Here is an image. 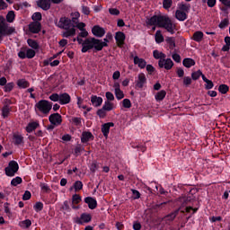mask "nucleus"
I'll return each instance as SVG.
<instances>
[{
  "mask_svg": "<svg viewBox=\"0 0 230 230\" xmlns=\"http://www.w3.org/2000/svg\"><path fill=\"white\" fill-rule=\"evenodd\" d=\"M146 25L151 27L154 26L152 27V31H155L156 27H159L160 29H164L166 32H169L172 35L175 34L176 25L168 15H153L146 20Z\"/></svg>",
  "mask_w": 230,
  "mask_h": 230,
  "instance_id": "obj_1",
  "label": "nucleus"
},
{
  "mask_svg": "<svg viewBox=\"0 0 230 230\" xmlns=\"http://www.w3.org/2000/svg\"><path fill=\"white\" fill-rule=\"evenodd\" d=\"M15 19V13L13 11H10L6 14V20L0 15V44L4 40V36H10L15 32V29L13 27H9L7 22H13Z\"/></svg>",
  "mask_w": 230,
  "mask_h": 230,
  "instance_id": "obj_2",
  "label": "nucleus"
},
{
  "mask_svg": "<svg viewBox=\"0 0 230 230\" xmlns=\"http://www.w3.org/2000/svg\"><path fill=\"white\" fill-rule=\"evenodd\" d=\"M109 47V44L103 42L102 40H98L96 38H86L84 42H83V48L81 49L82 53H87L91 49L93 51L98 52L102 51L103 48Z\"/></svg>",
  "mask_w": 230,
  "mask_h": 230,
  "instance_id": "obj_3",
  "label": "nucleus"
},
{
  "mask_svg": "<svg viewBox=\"0 0 230 230\" xmlns=\"http://www.w3.org/2000/svg\"><path fill=\"white\" fill-rule=\"evenodd\" d=\"M53 107V102L46 100H41L35 104V111L40 118L47 117Z\"/></svg>",
  "mask_w": 230,
  "mask_h": 230,
  "instance_id": "obj_4",
  "label": "nucleus"
},
{
  "mask_svg": "<svg viewBox=\"0 0 230 230\" xmlns=\"http://www.w3.org/2000/svg\"><path fill=\"white\" fill-rule=\"evenodd\" d=\"M79 18V13H75V17L73 18V20H70V18L67 17H62L59 19V22H55V25L62 30H68V29H73L74 23L75 22V20Z\"/></svg>",
  "mask_w": 230,
  "mask_h": 230,
  "instance_id": "obj_5",
  "label": "nucleus"
},
{
  "mask_svg": "<svg viewBox=\"0 0 230 230\" xmlns=\"http://www.w3.org/2000/svg\"><path fill=\"white\" fill-rule=\"evenodd\" d=\"M190 201V198L182 199L181 206H180V208H177V210H174V212L166 215L165 217H164V219H165V221H169V222H172L173 220H175L177 215H179V212L181 210V208H184L185 206H187Z\"/></svg>",
  "mask_w": 230,
  "mask_h": 230,
  "instance_id": "obj_6",
  "label": "nucleus"
},
{
  "mask_svg": "<svg viewBox=\"0 0 230 230\" xmlns=\"http://www.w3.org/2000/svg\"><path fill=\"white\" fill-rule=\"evenodd\" d=\"M19 169L20 166L16 161H10L7 167L4 168V174H6L7 177H14Z\"/></svg>",
  "mask_w": 230,
  "mask_h": 230,
  "instance_id": "obj_7",
  "label": "nucleus"
},
{
  "mask_svg": "<svg viewBox=\"0 0 230 230\" xmlns=\"http://www.w3.org/2000/svg\"><path fill=\"white\" fill-rule=\"evenodd\" d=\"M159 68H164L165 70H171L172 69L174 63L172 59L166 58V59H160L158 62Z\"/></svg>",
  "mask_w": 230,
  "mask_h": 230,
  "instance_id": "obj_8",
  "label": "nucleus"
},
{
  "mask_svg": "<svg viewBox=\"0 0 230 230\" xmlns=\"http://www.w3.org/2000/svg\"><path fill=\"white\" fill-rule=\"evenodd\" d=\"M41 29L42 25L40 22H31L29 24V32L31 34H39Z\"/></svg>",
  "mask_w": 230,
  "mask_h": 230,
  "instance_id": "obj_9",
  "label": "nucleus"
},
{
  "mask_svg": "<svg viewBox=\"0 0 230 230\" xmlns=\"http://www.w3.org/2000/svg\"><path fill=\"white\" fill-rule=\"evenodd\" d=\"M49 121L51 123V125L59 126L62 124V116L59 113H52L49 117Z\"/></svg>",
  "mask_w": 230,
  "mask_h": 230,
  "instance_id": "obj_10",
  "label": "nucleus"
},
{
  "mask_svg": "<svg viewBox=\"0 0 230 230\" xmlns=\"http://www.w3.org/2000/svg\"><path fill=\"white\" fill-rule=\"evenodd\" d=\"M146 84V75L144 73L138 74L135 87H137V89H143Z\"/></svg>",
  "mask_w": 230,
  "mask_h": 230,
  "instance_id": "obj_11",
  "label": "nucleus"
},
{
  "mask_svg": "<svg viewBox=\"0 0 230 230\" xmlns=\"http://www.w3.org/2000/svg\"><path fill=\"white\" fill-rule=\"evenodd\" d=\"M126 40V34L122 31H118L115 33V41L116 45L119 48H122L124 46V41Z\"/></svg>",
  "mask_w": 230,
  "mask_h": 230,
  "instance_id": "obj_12",
  "label": "nucleus"
},
{
  "mask_svg": "<svg viewBox=\"0 0 230 230\" xmlns=\"http://www.w3.org/2000/svg\"><path fill=\"white\" fill-rule=\"evenodd\" d=\"M13 145L15 146H23L25 144L24 137L19 133L13 134Z\"/></svg>",
  "mask_w": 230,
  "mask_h": 230,
  "instance_id": "obj_13",
  "label": "nucleus"
},
{
  "mask_svg": "<svg viewBox=\"0 0 230 230\" xmlns=\"http://www.w3.org/2000/svg\"><path fill=\"white\" fill-rule=\"evenodd\" d=\"M91 32H93V36L99 39L102 38L106 34V31L99 25L93 26Z\"/></svg>",
  "mask_w": 230,
  "mask_h": 230,
  "instance_id": "obj_14",
  "label": "nucleus"
},
{
  "mask_svg": "<svg viewBox=\"0 0 230 230\" xmlns=\"http://www.w3.org/2000/svg\"><path fill=\"white\" fill-rule=\"evenodd\" d=\"M40 121H31L29 124H27L26 128H24V130H26L27 133L31 134L34 132L37 128H40Z\"/></svg>",
  "mask_w": 230,
  "mask_h": 230,
  "instance_id": "obj_15",
  "label": "nucleus"
},
{
  "mask_svg": "<svg viewBox=\"0 0 230 230\" xmlns=\"http://www.w3.org/2000/svg\"><path fill=\"white\" fill-rule=\"evenodd\" d=\"M93 140H94V135H93V133H91L90 131H83L81 135L82 144H87Z\"/></svg>",
  "mask_w": 230,
  "mask_h": 230,
  "instance_id": "obj_16",
  "label": "nucleus"
},
{
  "mask_svg": "<svg viewBox=\"0 0 230 230\" xmlns=\"http://www.w3.org/2000/svg\"><path fill=\"white\" fill-rule=\"evenodd\" d=\"M37 5L43 11L48 12L51 8V1L50 0H38Z\"/></svg>",
  "mask_w": 230,
  "mask_h": 230,
  "instance_id": "obj_17",
  "label": "nucleus"
},
{
  "mask_svg": "<svg viewBox=\"0 0 230 230\" xmlns=\"http://www.w3.org/2000/svg\"><path fill=\"white\" fill-rule=\"evenodd\" d=\"M84 203L87 204L88 208H90L92 210L95 209L98 207V202L93 197H85Z\"/></svg>",
  "mask_w": 230,
  "mask_h": 230,
  "instance_id": "obj_18",
  "label": "nucleus"
},
{
  "mask_svg": "<svg viewBox=\"0 0 230 230\" xmlns=\"http://www.w3.org/2000/svg\"><path fill=\"white\" fill-rule=\"evenodd\" d=\"M115 125L113 122H108L102 125L101 130L104 137H109L110 128H113Z\"/></svg>",
  "mask_w": 230,
  "mask_h": 230,
  "instance_id": "obj_19",
  "label": "nucleus"
},
{
  "mask_svg": "<svg viewBox=\"0 0 230 230\" xmlns=\"http://www.w3.org/2000/svg\"><path fill=\"white\" fill-rule=\"evenodd\" d=\"M92 219L91 214L83 213L81 214V217L76 219V224L84 225V223H90Z\"/></svg>",
  "mask_w": 230,
  "mask_h": 230,
  "instance_id": "obj_20",
  "label": "nucleus"
},
{
  "mask_svg": "<svg viewBox=\"0 0 230 230\" xmlns=\"http://www.w3.org/2000/svg\"><path fill=\"white\" fill-rule=\"evenodd\" d=\"M133 64L137 65L138 68L145 69L146 66V61L143 58H140L138 56L133 58Z\"/></svg>",
  "mask_w": 230,
  "mask_h": 230,
  "instance_id": "obj_21",
  "label": "nucleus"
},
{
  "mask_svg": "<svg viewBox=\"0 0 230 230\" xmlns=\"http://www.w3.org/2000/svg\"><path fill=\"white\" fill-rule=\"evenodd\" d=\"M76 34V30L75 28H70V29H65V31L62 32V37L64 39H70Z\"/></svg>",
  "mask_w": 230,
  "mask_h": 230,
  "instance_id": "obj_22",
  "label": "nucleus"
},
{
  "mask_svg": "<svg viewBox=\"0 0 230 230\" xmlns=\"http://www.w3.org/2000/svg\"><path fill=\"white\" fill-rule=\"evenodd\" d=\"M70 102H71V97H70V95H68L67 93H63L62 94H60V97L58 100V102L60 105L68 104V103H70Z\"/></svg>",
  "mask_w": 230,
  "mask_h": 230,
  "instance_id": "obj_23",
  "label": "nucleus"
},
{
  "mask_svg": "<svg viewBox=\"0 0 230 230\" xmlns=\"http://www.w3.org/2000/svg\"><path fill=\"white\" fill-rule=\"evenodd\" d=\"M174 17L177 19V21L184 22L188 19V13L182 12L181 10H176V13H174Z\"/></svg>",
  "mask_w": 230,
  "mask_h": 230,
  "instance_id": "obj_24",
  "label": "nucleus"
},
{
  "mask_svg": "<svg viewBox=\"0 0 230 230\" xmlns=\"http://www.w3.org/2000/svg\"><path fill=\"white\" fill-rule=\"evenodd\" d=\"M102 103H103V99H102V97L96 95L91 96V104H93V107L98 108L102 106Z\"/></svg>",
  "mask_w": 230,
  "mask_h": 230,
  "instance_id": "obj_25",
  "label": "nucleus"
},
{
  "mask_svg": "<svg viewBox=\"0 0 230 230\" xmlns=\"http://www.w3.org/2000/svg\"><path fill=\"white\" fill-rule=\"evenodd\" d=\"M195 65H196V61L190 58H185L182 60V66H184L185 68L193 67V66H195Z\"/></svg>",
  "mask_w": 230,
  "mask_h": 230,
  "instance_id": "obj_26",
  "label": "nucleus"
},
{
  "mask_svg": "<svg viewBox=\"0 0 230 230\" xmlns=\"http://www.w3.org/2000/svg\"><path fill=\"white\" fill-rule=\"evenodd\" d=\"M17 86L20 89H28L31 87V83H29L26 79H18L17 81Z\"/></svg>",
  "mask_w": 230,
  "mask_h": 230,
  "instance_id": "obj_27",
  "label": "nucleus"
},
{
  "mask_svg": "<svg viewBox=\"0 0 230 230\" xmlns=\"http://www.w3.org/2000/svg\"><path fill=\"white\" fill-rule=\"evenodd\" d=\"M154 58L156 60H166L167 55H165L164 52H161L157 49H155L153 52Z\"/></svg>",
  "mask_w": 230,
  "mask_h": 230,
  "instance_id": "obj_28",
  "label": "nucleus"
},
{
  "mask_svg": "<svg viewBox=\"0 0 230 230\" xmlns=\"http://www.w3.org/2000/svg\"><path fill=\"white\" fill-rule=\"evenodd\" d=\"M204 39V33L201 31H197L193 33L192 40L196 42H201Z\"/></svg>",
  "mask_w": 230,
  "mask_h": 230,
  "instance_id": "obj_29",
  "label": "nucleus"
},
{
  "mask_svg": "<svg viewBox=\"0 0 230 230\" xmlns=\"http://www.w3.org/2000/svg\"><path fill=\"white\" fill-rule=\"evenodd\" d=\"M27 45L34 50L40 49L39 42L33 39H27Z\"/></svg>",
  "mask_w": 230,
  "mask_h": 230,
  "instance_id": "obj_30",
  "label": "nucleus"
},
{
  "mask_svg": "<svg viewBox=\"0 0 230 230\" xmlns=\"http://www.w3.org/2000/svg\"><path fill=\"white\" fill-rule=\"evenodd\" d=\"M155 41L157 44H162V42H164V37L163 36L161 31H157L156 33L155 34Z\"/></svg>",
  "mask_w": 230,
  "mask_h": 230,
  "instance_id": "obj_31",
  "label": "nucleus"
},
{
  "mask_svg": "<svg viewBox=\"0 0 230 230\" xmlns=\"http://www.w3.org/2000/svg\"><path fill=\"white\" fill-rule=\"evenodd\" d=\"M165 42L169 45V49H173L176 48L175 38L168 37L165 39Z\"/></svg>",
  "mask_w": 230,
  "mask_h": 230,
  "instance_id": "obj_32",
  "label": "nucleus"
},
{
  "mask_svg": "<svg viewBox=\"0 0 230 230\" xmlns=\"http://www.w3.org/2000/svg\"><path fill=\"white\" fill-rule=\"evenodd\" d=\"M166 95H167V93L164 90H162V91L158 92L156 93V95H155V99L157 102H162L163 100H164Z\"/></svg>",
  "mask_w": 230,
  "mask_h": 230,
  "instance_id": "obj_33",
  "label": "nucleus"
},
{
  "mask_svg": "<svg viewBox=\"0 0 230 230\" xmlns=\"http://www.w3.org/2000/svg\"><path fill=\"white\" fill-rule=\"evenodd\" d=\"M190 4H179V10L180 12H186L187 13H190Z\"/></svg>",
  "mask_w": 230,
  "mask_h": 230,
  "instance_id": "obj_34",
  "label": "nucleus"
},
{
  "mask_svg": "<svg viewBox=\"0 0 230 230\" xmlns=\"http://www.w3.org/2000/svg\"><path fill=\"white\" fill-rule=\"evenodd\" d=\"M102 110H105L107 111H111L114 110V103L110 102L109 101L104 102L103 107H102Z\"/></svg>",
  "mask_w": 230,
  "mask_h": 230,
  "instance_id": "obj_35",
  "label": "nucleus"
},
{
  "mask_svg": "<svg viewBox=\"0 0 230 230\" xmlns=\"http://www.w3.org/2000/svg\"><path fill=\"white\" fill-rule=\"evenodd\" d=\"M204 74L201 70H197L196 72H192L191 77L193 81H198Z\"/></svg>",
  "mask_w": 230,
  "mask_h": 230,
  "instance_id": "obj_36",
  "label": "nucleus"
},
{
  "mask_svg": "<svg viewBox=\"0 0 230 230\" xmlns=\"http://www.w3.org/2000/svg\"><path fill=\"white\" fill-rule=\"evenodd\" d=\"M21 228L28 229L31 226V219H25L23 221H21L20 223Z\"/></svg>",
  "mask_w": 230,
  "mask_h": 230,
  "instance_id": "obj_37",
  "label": "nucleus"
},
{
  "mask_svg": "<svg viewBox=\"0 0 230 230\" xmlns=\"http://www.w3.org/2000/svg\"><path fill=\"white\" fill-rule=\"evenodd\" d=\"M10 114V108L9 106L6 104L4 106V108H2V118L7 119L9 117Z\"/></svg>",
  "mask_w": 230,
  "mask_h": 230,
  "instance_id": "obj_38",
  "label": "nucleus"
},
{
  "mask_svg": "<svg viewBox=\"0 0 230 230\" xmlns=\"http://www.w3.org/2000/svg\"><path fill=\"white\" fill-rule=\"evenodd\" d=\"M228 25H229V19L228 17H226L224 20H222L221 22H219L218 28L221 30H225L226 28L228 27Z\"/></svg>",
  "mask_w": 230,
  "mask_h": 230,
  "instance_id": "obj_39",
  "label": "nucleus"
},
{
  "mask_svg": "<svg viewBox=\"0 0 230 230\" xmlns=\"http://www.w3.org/2000/svg\"><path fill=\"white\" fill-rule=\"evenodd\" d=\"M13 89H14V83H13V82L7 83V84L4 85V93H10L13 91Z\"/></svg>",
  "mask_w": 230,
  "mask_h": 230,
  "instance_id": "obj_40",
  "label": "nucleus"
},
{
  "mask_svg": "<svg viewBox=\"0 0 230 230\" xmlns=\"http://www.w3.org/2000/svg\"><path fill=\"white\" fill-rule=\"evenodd\" d=\"M71 123L75 127H82V119L80 117H73L71 119Z\"/></svg>",
  "mask_w": 230,
  "mask_h": 230,
  "instance_id": "obj_41",
  "label": "nucleus"
},
{
  "mask_svg": "<svg viewBox=\"0 0 230 230\" xmlns=\"http://www.w3.org/2000/svg\"><path fill=\"white\" fill-rule=\"evenodd\" d=\"M73 188L75 190V192L80 191L82 189H84V183H82L81 181H76L74 182Z\"/></svg>",
  "mask_w": 230,
  "mask_h": 230,
  "instance_id": "obj_42",
  "label": "nucleus"
},
{
  "mask_svg": "<svg viewBox=\"0 0 230 230\" xmlns=\"http://www.w3.org/2000/svg\"><path fill=\"white\" fill-rule=\"evenodd\" d=\"M192 78L190 76H184L182 78V84H184L185 87H190V84H192Z\"/></svg>",
  "mask_w": 230,
  "mask_h": 230,
  "instance_id": "obj_43",
  "label": "nucleus"
},
{
  "mask_svg": "<svg viewBox=\"0 0 230 230\" xmlns=\"http://www.w3.org/2000/svg\"><path fill=\"white\" fill-rule=\"evenodd\" d=\"M218 92L221 93V94H226L229 92V87L226 84H221L218 86Z\"/></svg>",
  "mask_w": 230,
  "mask_h": 230,
  "instance_id": "obj_44",
  "label": "nucleus"
},
{
  "mask_svg": "<svg viewBox=\"0 0 230 230\" xmlns=\"http://www.w3.org/2000/svg\"><path fill=\"white\" fill-rule=\"evenodd\" d=\"M32 21L40 22L42 21V14L40 12H35L31 16Z\"/></svg>",
  "mask_w": 230,
  "mask_h": 230,
  "instance_id": "obj_45",
  "label": "nucleus"
},
{
  "mask_svg": "<svg viewBox=\"0 0 230 230\" xmlns=\"http://www.w3.org/2000/svg\"><path fill=\"white\" fill-rule=\"evenodd\" d=\"M21 183H22V178L17 176L14 179L12 180L10 184L13 187H17V185H20Z\"/></svg>",
  "mask_w": 230,
  "mask_h": 230,
  "instance_id": "obj_46",
  "label": "nucleus"
},
{
  "mask_svg": "<svg viewBox=\"0 0 230 230\" xmlns=\"http://www.w3.org/2000/svg\"><path fill=\"white\" fill-rule=\"evenodd\" d=\"M82 152H84V147H82L81 145H77L75 146V149H74V153L75 154V156L78 157L81 155Z\"/></svg>",
  "mask_w": 230,
  "mask_h": 230,
  "instance_id": "obj_47",
  "label": "nucleus"
},
{
  "mask_svg": "<svg viewBox=\"0 0 230 230\" xmlns=\"http://www.w3.org/2000/svg\"><path fill=\"white\" fill-rule=\"evenodd\" d=\"M172 6V0H163V8L165 10L170 9Z\"/></svg>",
  "mask_w": 230,
  "mask_h": 230,
  "instance_id": "obj_48",
  "label": "nucleus"
},
{
  "mask_svg": "<svg viewBox=\"0 0 230 230\" xmlns=\"http://www.w3.org/2000/svg\"><path fill=\"white\" fill-rule=\"evenodd\" d=\"M73 204H79L82 202V197L79 194H74L72 198Z\"/></svg>",
  "mask_w": 230,
  "mask_h": 230,
  "instance_id": "obj_49",
  "label": "nucleus"
},
{
  "mask_svg": "<svg viewBox=\"0 0 230 230\" xmlns=\"http://www.w3.org/2000/svg\"><path fill=\"white\" fill-rule=\"evenodd\" d=\"M199 208H192V207H187L184 210H180L181 213H190V211H193L192 214L198 213Z\"/></svg>",
  "mask_w": 230,
  "mask_h": 230,
  "instance_id": "obj_50",
  "label": "nucleus"
},
{
  "mask_svg": "<svg viewBox=\"0 0 230 230\" xmlns=\"http://www.w3.org/2000/svg\"><path fill=\"white\" fill-rule=\"evenodd\" d=\"M131 192H132V199L133 200H137L140 199V192L139 190H137L135 189H131Z\"/></svg>",
  "mask_w": 230,
  "mask_h": 230,
  "instance_id": "obj_51",
  "label": "nucleus"
},
{
  "mask_svg": "<svg viewBox=\"0 0 230 230\" xmlns=\"http://www.w3.org/2000/svg\"><path fill=\"white\" fill-rule=\"evenodd\" d=\"M121 103L123 104L124 109H129L132 107L131 101L129 99H124Z\"/></svg>",
  "mask_w": 230,
  "mask_h": 230,
  "instance_id": "obj_52",
  "label": "nucleus"
},
{
  "mask_svg": "<svg viewBox=\"0 0 230 230\" xmlns=\"http://www.w3.org/2000/svg\"><path fill=\"white\" fill-rule=\"evenodd\" d=\"M25 53L27 55V58H29V59L34 58V57H35L34 49H27Z\"/></svg>",
  "mask_w": 230,
  "mask_h": 230,
  "instance_id": "obj_53",
  "label": "nucleus"
},
{
  "mask_svg": "<svg viewBox=\"0 0 230 230\" xmlns=\"http://www.w3.org/2000/svg\"><path fill=\"white\" fill-rule=\"evenodd\" d=\"M43 209V203L42 202H36L34 205V211L39 213Z\"/></svg>",
  "mask_w": 230,
  "mask_h": 230,
  "instance_id": "obj_54",
  "label": "nucleus"
},
{
  "mask_svg": "<svg viewBox=\"0 0 230 230\" xmlns=\"http://www.w3.org/2000/svg\"><path fill=\"white\" fill-rule=\"evenodd\" d=\"M60 98V94L54 93L49 97V99L51 100L52 102H58V100Z\"/></svg>",
  "mask_w": 230,
  "mask_h": 230,
  "instance_id": "obj_55",
  "label": "nucleus"
},
{
  "mask_svg": "<svg viewBox=\"0 0 230 230\" xmlns=\"http://www.w3.org/2000/svg\"><path fill=\"white\" fill-rule=\"evenodd\" d=\"M10 204L8 202H5L4 204V213H6L7 217H11L12 216V211L10 210V208H9Z\"/></svg>",
  "mask_w": 230,
  "mask_h": 230,
  "instance_id": "obj_56",
  "label": "nucleus"
},
{
  "mask_svg": "<svg viewBox=\"0 0 230 230\" xmlns=\"http://www.w3.org/2000/svg\"><path fill=\"white\" fill-rule=\"evenodd\" d=\"M106 111H107L106 110L100 109L98 110V111H96V115H98V117L101 119H104L106 118V115H107Z\"/></svg>",
  "mask_w": 230,
  "mask_h": 230,
  "instance_id": "obj_57",
  "label": "nucleus"
},
{
  "mask_svg": "<svg viewBox=\"0 0 230 230\" xmlns=\"http://www.w3.org/2000/svg\"><path fill=\"white\" fill-rule=\"evenodd\" d=\"M62 209L63 211H66L67 213L71 212V208H70V205H68L67 200H65V202H63Z\"/></svg>",
  "mask_w": 230,
  "mask_h": 230,
  "instance_id": "obj_58",
  "label": "nucleus"
},
{
  "mask_svg": "<svg viewBox=\"0 0 230 230\" xmlns=\"http://www.w3.org/2000/svg\"><path fill=\"white\" fill-rule=\"evenodd\" d=\"M31 199V193L30 190H25L23 193V196L22 197V199L26 201L30 200Z\"/></svg>",
  "mask_w": 230,
  "mask_h": 230,
  "instance_id": "obj_59",
  "label": "nucleus"
},
{
  "mask_svg": "<svg viewBox=\"0 0 230 230\" xmlns=\"http://www.w3.org/2000/svg\"><path fill=\"white\" fill-rule=\"evenodd\" d=\"M88 36H89V32L86 30H83L81 31V32L77 34V38H81V39H86Z\"/></svg>",
  "mask_w": 230,
  "mask_h": 230,
  "instance_id": "obj_60",
  "label": "nucleus"
},
{
  "mask_svg": "<svg viewBox=\"0 0 230 230\" xmlns=\"http://www.w3.org/2000/svg\"><path fill=\"white\" fill-rule=\"evenodd\" d=\"M115 96L117 100H121L124 98L123 91L121 90H115Z\"/></svg>",
  "mask_w": 230,
  "mask_h": 230,
  "instance_id": "obj_61",
  "label": "nucleus"
},
{
  "mask_svg": "<svg viewBox=\"0 0 230 230\" xmlns=\"http://www.w3.org/2000/svg\"><path fill=\"white\" fill-rule=\"evenodd\" d=\"M172 59H173L175 63H181V55H179L177 53L172 54Z\"/></svg>",
  "mask_w": 230,
  "mask_h": 230,
  "instance_id": "obj_62",
  "label": "nucleus"
},
{
  "mask_svg": "<svg viewBox=\"0 0 230 230\" xmlns=\"http://www.w3.org/2000/svg\"><path fill=\"white\" fill-rule=\"evenodd\" d=\"M108 12L110 13L111 15H115V16H119L120 13L119 10H118L117 8H110Z\"/></svg>",
  "mask_w": 230,
  "mask_h": 230,
  "instance_id": "obj_63",
  "label": "nucleus"
},
{
  "mask_svg": "<svg viewBox=\"0 0 230 230\" xmlns=\"http://www.w3.org/2000/svg\"><path fill=\"white\" fill-rule=\"evenodd\" d=\"M107 102H112L115 100L114 94L111 92L106 93Z\"/></svg>",
  "mask_w": 230,
  "mask_h": 230,
  "instance_id": "obj_64",
  "label": "nucleus"
}]
</instances>
